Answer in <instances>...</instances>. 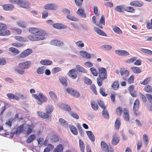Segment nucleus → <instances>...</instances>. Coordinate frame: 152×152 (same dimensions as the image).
I'll list each match as a JSON object with an SVG mask.
<instances>
[{"instance_id": "1a4fd4ad", "label": "nucleus", "mask_w": 152, "mask_h": 152, "mask_svg": "<svg viewBox=\"0 0 152 152\" xmlns=\"http://www.w3.org/2000/svg\"><path fill=\"white\" fill-rule=\"evenodd\" d=\"M14 5L11 4H6L2 6L3 9L6 11H10L14 9Z\"/></svg>"}, {"instance_id": "79ce46f5", "label": "nucleus", "mask_w": 152, "mask_h": 152, "mask_svg": "<svg viewBox=\"0 0 152 152\" xmlns=\"http://www.w3.org/2000/svg\"><path fill=\"white\" fill-rule=\"evenodd\" d=\"M121 124L120 120L119 118H117L115 121V129L118 130Z\"/></svg>"}, {"instance_id": "f8f14e48", "label": "nucleus", "mask_w": 152, "mask_h": 152, "mask_svg": "<svg viewBox=\"0 0 152 152\" xmlns=\"http://www.w3.org/2000/svg\"><path fill=\"white\" fill-rule=\"evenodd\" d=\"M130 5L131 6L137 7H141L143 6V3L141 2H140L138 1H134L130 3Z\"/></svg>"}, {"instance_id": "a18cd8bd", "label": "nucleus", "mask_w": 152, "mask_h": 152, "mask_svg": "<svg viewBox=\"0 0 152 152\" xmlns=\"http://www.w3.org/2000/svg\"><path fill=\"white\" fill-rule=\"evenodd\" d=\"M139 100L137 99L136 100L134 104L133 110H138L139 106Z\"/></svg>"}, {"instance_id": "603ef678", "label": "nucleus", "mask_w": 152, "mask_h": 152, "mask_svg": "<svg viewBox=\"0 0 152 152\" xmlns=\"http://www.w3.org/2000/svg\"><path fill=\"white\" fill-rule=\"evenodd\" d=\"M49 95L50 98L53 100H56V95L55 93L52 91H50L49 92Z\"/></svg>"}, {"instance_id": "c9c22d12", "label": "nucleus", "mask_w": 152, "mask_h": 152, "mask_svg": "<svg viewBox=\"0 0 152 152\" xmlns=\"http://www.w3.org/2000/svg\"><path fill=\"white\" fill-rule=\"evenodd\" d=\"M124 10L131 13H134L135 12V9L133 7L130 6L126 7L124 8Z\"/></svg>"}, {"instance_id": "ea45409f", "label": "nucleus", "mask_w": 152, "mask_h": 152, "mask_svg": "<svg viewBox=\"0 0 152 152\" xmlns=\"http://www.w3.org/2000/svg\"><path fill=\"white\" fill-rule=\"evenodd\" d=\"M113 31L115 33L120 34H122V32L121 30L116 26H114L113 27Z\"/></svg>"}, {"instance_id": "6e6d98bb", "label": "nucleus", "mask_w": 152, "mask_h": 152, "mask_svg": "<svg viewBox=\"0 0 152 152\" xmlns=\"http://www.w3.org/2000/svg\"><path fill=\"white\" fill-rule=\"evenodd\" d=\"M91 106L92 109L94 110H98V106L97 104L94 102H91Z\"/></svg>"}, {"instance_id": "c756f323", "label": "nucleus", "mask_w": 152, "mask_h": 152, "mask_svg": "<svg viewBox=\"0 0 152 152\" xmlns=\"http://www.w3.org/2000/svg\"><path fill=\"white\" fill-rule=\"evenodd\" d=\"M63 145L61 144L58 145L54 150V152H61L63 151Z\"/></svg>"}, {"instance_id": "423d86ee", "label": "nucleus", "mask_w": 152, "mask_h": 152, "mask_svg": "<svg viewBox=\"0 0 152 152\" xmlns=\"http://www.w3.org/2000/svg\"><path fill=\"white\" fill-rule=\"evenodd\" d=\"M28 38L31 41H36L42 40L45 39L44 37H38L37 36L34 35H31L28 36Z\"/></svg>"}, {"instance_id": "0eeeda50", "label": "nucleus", "mask_w": 152, "mask_h": 152, "mask_svg": "<svg viewBox=\"0 0 152 152\" xmlns=\"http://www.w3.org/2000/svg\"><path fill=\"white\" fill-rule=\"evenodd\" d=\"M115 53L117 55L121 56H126L129 54L127 51L121 50H116Z\"/></svg>"}, {"instance_id": "e2e57ef3", "label": "nucleus", "mask_w": 152, "mask_h": 152, "mask_svg": "<svg viewBox=\"0 0 152 152\" xmlns=\"http://www.w3.org/2000/svg\"><path fill=\"white\" fill-rule=\"evenodd\" d=\"M61 69L59 67H56L53 68L52 70V72L53 74H55L59 71H61Z\"/></svg>"}, {"instance_id": "680f3d73", "label": "nucleus", "mask_w": 152, "mask_h": 152, "mask_svg": "<svg viewBox=\"0 0 152 152\" xmlns=\"http://www.w3.org/2000/svg\"><path fill=\"white\" fill-rule=\"evenodd\" d=\"M10 29L15 31L18 34H20L22 32V30L21 29L16 27H12Z\"/></svg>"}, {"instance_id": "2f4dec72", "label": "nucleus", "mask_w": 152, "mask_h": 152, "mask_svg": "<svg viewBox=\"0 0 152 152\" xmlns=\"http://www.w3.org/2000/svg\"><path fill=\"white\" fill-rule=\"evenodd\" d=\"M123 5L117 6L115 8V10L119 12H124V8Z\"/></svg>"}, {"instance_id": "2eb2a0df", "label": "nucleus", "mask_w": 152, "mask_h": 152, "mask_svg": "<svg viewBox=\"0 0 152 152\" xmlns=\"http://www.w3.org/2000/svg\"><path fill=\"white\" fill-rule=\"evenodd\" d=\"M120 140L118 136L115 135L113 136L112 140V144L113 145H116L119 142Z\"/></svg>"}, {"instance_id": "393cba45", "label": "nucleus", "mask_w": 152, "mask_h": 152, "mask_svg": "<svg viewBox=\"0 0 152 152\" xmlns=\"http://www.w3.org/2000/svg\"><path fill=\"white\" fill-rule=\"evenodd\" d=\"M69 126L72 133L75 135L77 134V130L75 127L71 124L69 125Z\"/></svg>"}, {"instance_id": "bb28decb", "label": "nucleus", "mask_w": 152, "mask_h": 152, "mask_svg": "<svg viewBox=\"0 0 152 152\" xmlns=\"http://www.w3.org/2000/svg\"><path fill=\"white\" fill-rule=\"evenodd\" d=\"M59 121L60 124L64 127L67 128L68 126V124L67 122L64 119L60 118L59 119Z\"/></svg>"}, {"instance_id": "a211bd4d", "label": "nucleus", "mask_w": 152, "mask_h": 152, "mask_svg": "<svg viewBox=\"0 0 152 152\" xmlns=\"http://www.w3.org/2000/svg\"><path fill=\"white\" fill-rule=\"evenodd\" d=\"M46 33L43 30L41 29L38 28V30L36 32L35 35H38V37H44L46 34Z\"/></svg>"}, {"instance_id": "f03ea898", "label": "nucleus", "mask_w": 152, "mask_h": 152, "mask_svg": "<svg viewBox=\"0 0 152 152\" xmlns=\"http://www.w3.org/2000/svg\"><path fill=\"white\" fill-rule=\"evenodd\" d=\"M99 78L103 80H104L107 78V75L105 68H99Z\"/></svg>"}, {"instance_id": "cd10ccee", "label": "nucleus", "mask_w": 152, "mask_h": 152, "mask_svg": "<svg viewBox=\"0 0 152 152\" xmlns=\"http://www.w3.org/2000/svg\"><path fill=\"white\" fill-rule=\"evenodd\" d=\"M121 75V76H124L125 77H128L129 74V71L125 69H121L120 71Z\"/></svg>"}, {"instance_id": "4d7b16f0", "label": "nucleus", "mask_w": 152, "mask_h": 152, "mask_svg": "<svg viewBox=\"0 0 152 152\" xmlns=\"http://www.w3.org/2000/svg\"><path fill=\"white\" fill-rule=\"evenodd\" d=\"M71 95L76 98H78L80 96L79 92L75 89L74 90V92L72 93Z\"/></svg>"}, {"instance_id": "49530a36", "label": "nucleus", "mask_w": 152, "mask_h": 152, "mask_svg": "<svg viewBox=\"0 0 152 152\" xmlns=\"http://www.w3.org/2000/svg\"><path fill=\"white\" fill-rule=\"evenodd\" d=\"M142 139L145 145H147L148 143V135L146 134H144L143 135Z\"/></svg>"}, {"instance_id": "6e6552de", "label": "nucleus", "mask_w": 152, "mask_h": 152, "mask_svg": "<svg viewBox=\"0 0 152 152\" xmlns=\"http://www.w3.org/2000/svg\"><path fill=\"white\" fill-rule=\"evenodd\" d=\"M124 113L123 117L124 120L127 121H129V113L128 110L126 108H124L123 110Z\"/></svg>"}, {"instance_id": "3c124183", "label": "nucleus", "mask_w": 152, "mask_h": 152, "mask_svg": "<svg viewBox=\"0 0 152 152\" xmlns=\"http://www.w3.org/2000/svg\"><path fill=\"white\" fill-rule=\"evenodd\" d=\"M53 108L52 106H48L45 109V111L47 114L49 115L53 111Z\"/></svg>"}, {"instance_id": "338daca9", "label": "nucleus", "mask_w": 152, "mask_h": 152, "mask_svg": "<svg viewBox=\"0 0 152 152\" xmlns=\"http://www.w3.org/2000/svg\"><path fill=\"white\" fill-rule=\"evenodd\" d=\"M145 95L148 101L152 104V95L149 94H146Z\"/></svg>"}, {"instance_id": "9b49d317", "label": "nucleus", "mask_w": 152, "mask_h": 152, "mask_svg": "<svg viewBox=\"0 0 152 152\" xmlns=\"http://www.w3.org/2000/svg\"><path fill=\"white\" fill-rule=\"evenodd\" d=\"M53 26L54 28L58 29H64L66 28V26L61 23H57L53 24Z\"/></svg>"}, {"instance_id": "13d9d810", "label": "nucleus", "mask_w": 152, "mask_h": 152, "mask_svg": "<svg viewBox=\"0 0 152 152\" xmlns=\"http://www.w3.org/2000/svg\"><path fill=\"white\" fill-rule=\"evenodd\" d=\"M38 30V28L31 27L29 28V31L31 33L35 34Z\"/></svg>"}, {"instance_id": "dca6fc26", "label": "nucleus", "mask_w": 152, "mask_h": 152, "mask_svg": "<svg viewBox=\"0 0 152 152\" xmlns=\"http://www.w3.org/2000/svg\"><path fill=\"white\" fill-rule=\"evenodd\" d=\"M39 97L38 100L41 102H45L47 100V97L41 93H40L39 94Z\"/></svg>"}, {"instance_id": "8fccbe9b", "label": "nucleus", "mask_w": 152, "mask_h": 152, "mask_svg": "<svg viewBox=\"0 0 152 152\" xmlns=\"http://www.w3.org/2000/svg\"><path fill=\"white\" fill-rule=\"evenodd\" d=\"M9 51L17 55L20 52L18 49L13 47H11L9 49Z\"/></svg>"}, {"instance_id": "bf43d9fd", "label": "nucleus", "mask_w": 152, "mask_h": 152, "mask_svg": "<svg viewBox=\"0 0 152 152\" xmlns=\"http://www.w3.org/2000/svg\"><path fill=\"white\" fill-rule=\"evenodd\" d=\"M84 82L88 85H90L92 83L91 80L89 78L85 77H84Z\"/></svg>"}, {"instance_id": "c03bdc74", "label": "nucleus", "mask_w": 152, "mask_h": 152, "mask_svg": "<svg viewBox=\"0 0 152 152\" xmlns=\"http://www.w3.org/2000/svg\"><path fill=\"white\" fill-rule=\"evenodd\" d=\"M144 90L146 92L152 93V86L149 85H146L144 88Z\"/></svg>"}, {"instance_id": "052dcab7", "label": "nucleus", "mask_w": 152, "mask_h": 152, "mask_svg": "<svg viewBox=\"0 0 152 152\" xmlns=\"http://www.w3.org/2000/svg\"><path fill=\"white\" fill-rule=\"evenodd\" d=\"M75 43L76 45L78 47L83 48L84 47V45L82 41H79L75 42Z\"/></svg>"}, {"instance_id": "37998d69", "label": "nucleus", "mask_w": 152, "mask_h": 152, "mask_svg": "<svg viewBox=\"0 0 152 152\" xmlns=\"http://www.w3.org/2000/svg\"><path fill=\"white\" fill-rule=\"evenodd\" d=\"M79 144L81 151L82 152H84L85 148L84 144L83 142L81 139L79 140Z\"/></svg>"}, {"instance_id": "a878e982", "label": "nucleus", "mask_w": 152, "mask_h": 152, "mask_svg": "<svg viewBox=\"0 0 152 152\" xmlns=\"http://www.w3.org/2000/svg\"><path fill=\"white\" fill-rule=\"evenodd\" d=\"M86 133L91 141L94 142L95 141L94 136L91 131H87Z\"/></svg>"}, {"instance_id": "f257e3e1", "label": "nucleus", "mask_w": 152, "mask_h": 152, "mask_svg": "<svg viewBox=\"0 0 152 152\" xmlns=\"http://www.w3.org/2000/svg\"><path fill=\"white\" fill-rule=\"evenodd\" d=\"M18 4L21 7L26 9H29L30 8V4L26 0H19Z\"/></svg>"}, {"instance_id": "e433bc0d", "label": "nucleus", "mask_w": 152, "mask_h": 152, "mask_svg": "<svg viewBox=\"0 0 152 152\" xmlns=\"http://www.w3.org/2000/svg\"><path fill=\"white\" fill-rule=\"evenodd\" d=\"M18 25L21 28H25L27 26L26 23L25 21H19L17 23Z\"/></svg>"}, {"instance_id": "ddd939ff", "label": "nucleus", "mask_w": 152, "mask_h": 152, "mask_svg": "<svg viewBox=\"0 0 152 152\" xmlns=\"http://www.w3.org/2000/svg\"><path fill=\"white\" fill-rule=\"evenodd\" d=\"M77 13L80 17L82 18H85L86 17V14L84 12V10L83 9L79 8L77 11Z\"/></svg>"}, {"instance_id": "f3484780", "label": "nucleus", "mask_w": 152, "mask_h": 152, "mask_svg": "<svg viewBox=\"0 0 152 152\" xmlns=\"http://www.w3.org/2000/svg\"><path fill=\"white\" fill-rule=\"evenodd\" d=\"M77 72H80L85 73H87V71L83 66L80 65H77L76 66Z\"/></svg>"}, {"instance_id": "9d476101", "label": "nucleus", "mask_w": 152, "mask_h": 152, "mask_svg": "<svg viewBox=\"0 0 152 152\" xmlns=\"http://www.w3.org/2000/svg\"><path fill=\"white\" fill-rule=\"evenodd\" d=\"M80 54L82 57L86 59H90L91 58V55L86 51H81L80 52ZM92 55H94L93 54Z\"/></svg>"}, {"instance_id": "39448f33", "label": "nucleus", "mask_w": 152, "mask_h": 152, "mask_svg": "<svg viewBox=\"0 0 152 152\" xmlns=\"http://www.w3.org/2000/svg\"><path fill=\"white\" fill-rule=\"evenodd\" d=\"M32 52V50L31 49H28L24 50L21 54L19 56L20 58H23L27 57L30 55Z\"/></svg>"}, {"instance_id": "774afa93", "label": "nucleus", "mask_w": 152, "mask_h": 152, "mask_svg": "<svg viewBox=\"0 0 152 152\" xmlns=\"http://www.w3.org/2000/svg\"><path fill=\"white\" fill-rule=\"evenodd\" d=\"M137 59L136 57H133L130 58L128 59L126 61V62L128 63H133Z\"/></svg>"}, {"instance_id": "6ab92c4d", "label": "nucleus", "mask_w": 152, "mask_h": 152, "mask_svg": "<svg viewBox=\"0 0 152 152\" xmlns=\"http://www.w3.org/2000/svg\"><path fill=\"white\" fill-rule=\"evenodd\" d=\"M52 63V61L48 59L42 60L40 61V64L43 65H51Z\"/></svg>"}, {"instance_id": "20e7f679", "label": "nucleus", "mask_w": 152, "mask_h": 152, "mask_svg": "<svg viewBox=\"0 0 152 152\" xmlns=\"http://www.w3.org/2000/svg\"><path fill=\"white\" fill-rule=\"evenodd\" d=\"M31 62L30 61H27L25 62H22L19 64L18 66L23 69H26L29 68L30 66Z\"/></svg>"}, {"instance_id": "4468645a", "label": "nucleus", "mask_w": 152, "mask_h": 152, "mask_svg": "<svg viewBox=\"0 0 152 152\" xmlns=\"http://www.w3.org/2000/svg\"><path fill=\"white\" fill-rule=\"evenodd\" d=\"M37 114L41 118L45 119L48 118L50 116L49 114L41 111L37 112Z\"/></svg>"}, {"instance_id": "b1692460", "label": "nucleus", "mask_w": 152, "mask_h": 152, "mask_svg": "<svg viewBox=\"0 0 152 152\" xmlns=\"http://www.w3.org/2000/svg\"><path fill=\"white\" fill-rule=\"evenodd\" d=\"M101 146L102 149L105 152H109V148L106 143L104 141L101 142Z\"/></svg>"}, {"instance_id": "5fc2aeb1", "label": "nucleus", "mask_w": 152, "mask_h": 152, "mask_svg": "<svg viewBox=\"0 0 152 152\" xmlns=\"http://www.w3.org/2000/svg\"><path fill=\"white\" fill-rule=\"evenodd\" d=\"M90 70L92 74L94 76H97L98 73V72L94 67L91 68Z\"/></svg>"}, {"instance_id": "f704fd0d", "label": "nucleus", "mask_w": 152, "mask_h": 152, "mask_svg": "<svg viewBox=\"0 0 152 152\" xmlns=\"http://www.w3.org/2000/svg\"><path fill=\"white\" fill-rule=\"evenodd\" d=\"M131 69L133 72L136 74H138L141 72V69L138 67H131Z\"/></svg>"}, {"instance_id": "09e8293b", "label": "nucleus", "mask_w": 152, "mask_h": 152, "mask_svg": "<svg viewBox=\"0 0 152 152\" xmlns=\"http://www.w3.org/2000/svg\"><path fill=\"white\" fill-rule=\"evenodd\" d=\"M119 85L118 82L115 81L113 83L112 86L113 88L115 90H117L118 89Z\"/></svg>"}, {"instance_id": "864d4df0", "label": "nucleus", "mask_w": 152, "mask_h": 152, "mask_svg": "<svg viewBox=\"0 0 152 152\" xmlns=\"http://www.w3.org/2000/svg\"><path fill=\"white\" fill-rule=\"evenodd\" d=\"M140 50L142 52L145 53H147L150 55H152V51L151 50L143 48H141Z\"/></svg>"}, {"instance_id": "a19ab883", "label": "nucleus", "mask_w": 152, "mask_h": 152, "mask_svg": "<svg viewBox=\"0 0 152 152\" xmlns=\"http://www.w3.org/2000/svg\"><path fill=\"white\" fill-rule=\"evenodd\" d=\"M15 70L18 73L21 75H23L25 73V71L23 68H21L18 66L16 67L15 69Z\"/></svg>"}, {"instance_id": "de8ad7c7", "label": "nucleus", "mask_w": 152, "mask_h": 152, "mask_svg": "<svg viewBox=\"0 0 152 152\" xmlns=\"http://www.w3.org/2000/svg\"><path fill=\"white\" fill-rule=\"evenodd\" d=\"M102 49L106 51H109L112 48L111 46L107 45H105L101 46Z\"/></svg>"}, {"instance_id": "69168bd1", "label": "nucleus", "mask_w": 152, "mask_h": 152, "mask_svg": "<svg viewBox=\"0 0 152 152\" xmlns=\"http://www.w3.org/2000/svg\"><path fill=\"white\" fill-rule=\"evenodd\" d=\"M122 111H123V110H122V108L121 107H118L116 110L117 114L119 116L121 115Z\"/></svg>"}, {"instance_id": "5701e85b", "label": "nucleus", "mask_w": 152, "mask_h": 152, "mask_svg": "<svg viewBox=\"0 0 152 152\" xmlns=\"http://www.w3.org/2000/svg\"><path fill=\"white\" fill-rule=\"evenodd\" d=\"M94 29L95 31L99 35L105 37L107 36L106 33L99 28L95 27L94 28Z\"/></svg>"}, {"instance_id": "0e129e2a", "label": "nucleus", "mask_w": 152, "mask_h": 152, "mask_svg": "<svg viewBox=\"0 0 152 152\" xmlns=\"http://www.w3.org/2000/svg\"><path fill=\"white\" fill-rule=\"evenodd\" d=\"M98 104L100 107L102 109L104 110L106 108V107L104 105L103 101L100 100L98 101Z\"/></svg>"}, {"instance_id": "4c0bfd02", "label": "nucleus", "mask_w": 152, "mask_h": 152, "mask_svg": "<svg viewBox=\"0 0 152 152\" xmlns=\"http://www.w3.org/2000/svg\"><path fill=\"white\" fill-rule=\"evenodd\" d=\"M36 138V136L34 134H32L29 136L27 140L28 143H30Z\"/></svg>"}, {"instance_id": "7ed1b4c3", "label": "nucleus", "mask_w": 152, "mask_h": 152, "mask_svg": "<svg viewBox=\"0 0 152 152\" xmlns=\"http://www.w3.org/2000/svg\"><path fill=\"white\" fill-rule=\"evenodd\" d=\"M58 8L57 5L54 3H50L46 4L44 6V8L48 10H55Z\"/></svg>"}, {"instance_id": "4be33fe9", "label": "nucleus", "mask_w": 152, "mask_h": 152, "mask_svg": "<svg viewBox=\"0 0 152 152\" xmlns=\"http://www.w3.org/2000/svg\"><path fill=\"white\" fill-rule=\"evenodd\" d=\"M7 96L8 98L11 99H15L17 100H19V97L11 93H8L7 94Z\"/></svg>"}, {"instance_id": "72a5a7b5", "label": "nucleus", "mask_w": 152, "mask_h": 152, "mask_svg": "<svg viewBox=\"0 0 152 152\" xmlns=\"http://www.w3.org/2000/svg\"><path fill=\"white\" fill-rule=\"evenodd\" d=\"M59 80L60 82L64 86H67V81L65 77H60L59 78Z\"/></svg>"}, {"instance_id": "412c9836", "label": "nucleus", "mask_w": 152, "mask_h": 152, "mask_svg": "<svg viewBox=\"0 0 152 152\" xmlns=\"http://www.w3.org/2000/svg\"><path fill=\"white\" fill-rule=\"evenodd\" d=\"M11 32L8 30L3 29L0 30V35L2 36H8L10 34Z\"/></svg>"}, {"instance_id": "7c9ffc66", "label": "nucleus", "mask_w": 152, "mask_h": 152, "mask_svg": "<svg viewBox=\"0 0 152 152\" xmlns=\"http://www.w3.org/2000/svg\"><path fill=\"white\" fill-rule=\"evenodd\" d=\"M15 39L17 40L23 42H26L28 41V39L26 37H23L20 36L15 37Z\"/></svg>"}, {"instance_id": "58836bf2", "label": "nucleus", "mask_w": 152, "mask_h": 152, "mask_svg": "<svg viewBox=\"0 0 152 152\" xmlns=\"http://www.w3.org/2000/svg\"><path fill=\"white\" fill-rule=\"evenodd\" d=\"M24 124H22L17 129L16 131V134H18L21 133L23 130L24 127Z\"/></svg>"}, {"instance_id": "473e14b6", "label": "nucleus", "mask_w": 152, "mask_h": 152, "mask_svg": "<svg viewBox=\"0 0 152 152\" xmlns=\"http://www.w3.org/2000/svg\"><path fill=\"white\" fill-rule=\"evenodd\" d=\"M46 68L44 66H42L39 67L37 70V73L38 74H42L44 73Z\"/></svg>"}, {"instance_id": "aec40b11", "label": "nucleus", "mask_w": 152, "mask_h": 152, "mask_svg": "<svg viewBox=\"0 0 152 152\" xmlns=\"http://www.w3.org/2000/svg\"><path fill=\"white\" fill-rule=\"evenodd\" d=\"M24 127L26 128V127L27 128V131L26 133L27 134H30L31 133L32 129L34 127V125L33 124H31V125H29L28 124H25V125Z\"/></svg>"}, {"instance_id": "c85d7f7f", "label": "nucleus", "mask_w": 152, "mask_h": 152, "mask_svg": "<svg viewBox=\"0 0 152 152\" xmlns=\"http://www.w3.org/2000/svg\"><path fill=\"white\" fill-rule=\"evenodd\" d=\"M66 18L72 21H77L78 20L77 17L70 14L67 15Z\"/></svg>"}]
</instances>
